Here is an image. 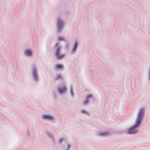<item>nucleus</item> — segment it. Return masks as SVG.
<instances>
[{
	"mask_svg": "<svg viewBox=\"0 0 150 150\" xmlns=\"http://www.w3.org/2000/svg\"><path fill=\"white\" fill-rule=\"evenodd\" d=\"M144 112V109L142 108L139 112L137 119L136 121V124L134 126L129 129L127 131V133L132 134L137 133V130L136 128L138 127L142 122L141 119L143 115Z\"/></svg>",
	"mask_w": 150,
	"mask_h": 150,
	"instance_id": "1",
	"label": "nucleus"
},
{
	"mask_svg": "<svg viewBox=\"0 0 150 150\" xmlns=\"http://www.w3.org/2000/svg\"><path fill=\"white\" fill-rule=\"evenodd\" d=\"M55 47H56V50L55 53V55L58 59H61L64 57V54H60V51L61 50V47L58 46V44L56 43L55 45Z\"/></svg>",
	"mask_w": 150,
	"mask_h": 150,
	"instance_id": "2",
	"label": "nucleus"
},
{
	"mask_svg": "<svg viewBox=\"0 0 150 150\" xmlns=\"http://www.w3.org/2000/svg\"><path fill=\"white\" fill-rule=\"evenodd\" d=\"M42 118L44 120H52L54 119V117L51 116L44 115L42 116Z\"/></svg>",
	"mask_w": 150,
	"mask_h": 150,
	"instance_id": "3",
	"label": "nucleus"
},
{
	"mask_svg": "<svg viewBox=\"0 0 150 150\" xmlns=\"http://www.w3.org/2000/svg\"><path fill=\"white\" fill-rule=\"evenodd\" d=\"M59 91L60 93H64L67 90L66 87L64 86L62 87H59L58 88Z\"/></svg>",
	"mask_w": 150,
	"mask_h": 150,
	"instance_id": "4",
	"label": "nucleus"
},
{
	"mask_svg": "<svg viewBox=\"0 0 150 150\" xmlns=\"http://www.w3.org/2000/svg\"><path fill=\"white\" fill-rule=\"evenodd\" d=\"M92 97V95L91 94L88 95L85 101L84 102V104L86 105L88 102L89 100Z\"/></svg>",
	"mask_w": 150,
	"mask_h": 150,
	"instance_id": "5",
	"label": "nucleus"
},
{
	"mask_svg": "<svg viewBox=\"0 0 150 150\" xmlns=\"http://www.w3.org/2000/svg\"><path fill=\"white\" fill-rule=\"evenodd\" d=\"M25 54L28 56H31L32 54L31 51L29 50H26L25 52Z\"/></svg>",
	"mask_w": 150,
	"mask_h": 150,
	"instance_id": "6",
	"label": "nucleus"
},
{
	"mask_svg": "<svg viewBox=\"0 0 150 150\" xmlns=\"http://www.w3.org/2000/svg\"><path fill=\"white\" fill-rule=\"evenodd\" d=\"M57 25L58 28H60L63 26V23L61 21L58 20V21Z\"/></svg>",
	"mask_w": 150,
	"mask_h": 150,
	"instance_id": "7",
	"label": "nucleus"
},
{
	"mask_svg": "<svg viewBox=\"0 0 150 150\" xmlns=\"http://www.w3.org/2000/svg\"><path fill=\"white\" fill-rule=\"evenodd\" d=\"M77 45H78L77 42L76 41L75 42L74 46L73 49V51L74 52L76 50L77 48Z\"/></svg>",
	"mask_w": 150,
	"mask_h": 150,
	"instance_id": "8",
	"label": "nucleus"
},
{
	"mask_svg": "<svg viewBox=\"0 0 150 150\" xmlns=\"http://www.w3.org/2000/svg\"><path fill=\"white\" fill-rule=\"evenodd\" d=\"M56 67L57 69H61L62 68L63 66L61 64H56Z\"/></svg>",
	"mask_w": 150,
	"mask_h": 150,
	"instance_id": "9",
	"label": "nucleus"
},
{
	"mask_svg": "<svg viewBox=\"0 0 150 150\" xmlns=\"http://www.w3.org/2000/svg\"><path fill=\"white\" fill-rule=\"evenodd\" d=\"M33 74L34 77L36 79H37V75L36 74V70L35 69L33 70Z\"/></svg>",
	"mask_w": 150,
	"mask_h": 150,
	"instance_id": "10",
	"label": "nucleus"
},
{
	"mask_svg": "<svg viewBox=\"0 0 150 150\" xmlns=\"http://www.w3.org/2000/svg\"><path fill=\"white\" fill-rule=\"evenodd\" d=\"M81 112L83 114H87V115L88 114V113L87 112L84 110H81Z\"/></svg>",
	"mask_w": 150,
	"mask_h": 150,
	"instance_id": "11",
	"label": "nucleus"
},
{
	"mask_svg": "<svg viewBox=\"0 0 150 150\" xmlns=\"http://www.w3.org/2000/svg\"><path fill=\"white\" fill-rule=\"evenodd\" d=\"M108 133L105 132H103L100 133V134L101 135L104 136L107 134Z\"/></svg>",
	"mask_w": 150,
	"mask_h": 150,
	"instance_id": "12",
	"label": "nucleus"
},
{
	"mask_svg": "<svg viewBox=\"0 0 150 150\" xmlns=\"http://www.w3.org/2000/svg\"><path fill=\"white\" fill-rule=\"evenodd\" d=\"M58 40H63L64 39L63 37L59 36L58 37Z\"/></svg>",
	"mask_w": 150,
	"mask_h": 150,
	"instance_id": "13",
	"label": "nucleus"
},
{
	"mask_svg": "<svg viewBox=\"0 0 150 150\" xmlns=\"http://www.w3.org/2000/svg\"><path fill=\"white\" fill-rule=\"evenodd\" d=\"M62 79V77L60 75H58L57 76V77L56 78V79L57 80H58L59 79Z\"/></svg>",
	"mask_w": 150,
	"mask_h": 150,
	"instance_id": "14",
	"label": "nucleus"
},
{
	"mask_svg": "<svg viewBox=\"0 0 150 150\" xmlns=\"http://www.w3.org/2000/svg\"><path fill=\"white\" fill-rule=\"evenodd\" d=\"M64 139H60L59 141V142H61L62 141H63Z\"/></svg>",
	"mask_w": 150,
	"mask_h": 150,
	"instance_id": "15",
	"label": "nucleus"
},
{
	"mask_svg": "<svg viewBox=\"0 0 150 150\" xmlns=\"http://www.w3.org/2000/svg\"><path fill=\"white\" fill-rule=\"evenodd\" d=\"M70 147V146L69 144H68L67 145V148L68 149H69Z\"/></svg>",
	"mask_w": 150,
	"mask_h": 150,
	"instance_id": "16",
	"label": "nucleus"
},
{
	"mask_svg": "<svg viewBox=\"0 0 150 150\" xmlns=\"http://www.w3.org/2000/svg\"><path fill=\"white\" fill-rule=\"evenodd\" d=\"M71 94H72V95H73V93L72 90L71 89Z\"/></svg>",
	"mask_w": 150,
	"mask_h": 150,
	"instance_id": "17",
	"label": "nucleus"
},
{
	"mask_svg": "<svg viewBox=\"0 0 150 150\" xmlns=\"http://www.w3.org/2000/svg\"><path fill=\"white\" fill-rule=\"evenodd\" d=\"M149 76L150 77V70H149Z\"/></svg>",
	"mask_w": 150,
	"mask_h": 150,
	"instance_id": "18",
	"label": "nucleus"
},
{
	"mask_svg": "<svg viewBox=\"0 0 150 150\" xmlns=\"http://www.w3.org/2000/svg\"><path fill=\"white\" fill-rule=\"evenodd\" d=\"M66 150H69V149H67Z\"/></svg>",
	"mask_w": 150,
	"mask_h": 150,
	"instance_id": "19",
	"label": "nucleus"
}]
</instances>
